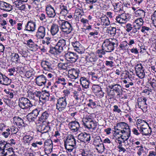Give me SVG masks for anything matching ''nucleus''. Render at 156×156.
I'll use <instances>...</instances> for the list:
<instances>
[{"label": "nucleus", "mask_w": 156, "mask_h": 156, "mask_svg": "<svg viewBox=\"0 0 156 156\" xmlns=\"http://www.w3.org/2000/svg\"><path fill=\"white\" fill-rule=\"evenodd\" d=\"M11 55L10 56V60L12 62L17 63L20 62V57L18 53L11 52Z\"/></svg>", "instance_id": "nucleus-34"}, {"label": "nucleus", "mask_w": 156, "mask_h": 156, "mask_svg": "<svg viewBox=\"0 0 156 156\" xmlns=\"http://www.w3.org/2000/svg\"><path fill=\"white\" fill-rule=\"evenodd\" d=\"M74 14L75 16L77 17L81 18L84 15L83 10L82 9L77 8L75 10Z\"/></svg>", "instance_id": "nucleus-57"}, {"label": "nucleus", "mask_w": 156, "mask_h": 156, "mask_svg": "<svg viewBox=\"0 0 156 156\" xmlns=\"http://www.w3.org/2000/svg\"><path fill=\"white\" fill-rule=\"evenodd\" d=\"M60 26L61 30L64 34H69L73 29L72 24L66 21L62 20Z\"/></svg>", "instance_id": "nucleus-7"}, {"label": "nucleus", "mask_w": 156, "mask_h": 156, "mask_svg": "<svg viewBox=\"0 0 156 156\" xmlns=\"http://www.w3.org/2000/svg\"><path fill=\"white\" fill-rule=\"evenodd\" d=\"M102 45V49H98L96 51V53L99 57L101 58L103 57V55H105V54L106 51H105Z\"/></svg>", "instance_id": "nucleus-59"}, {"label": "nucleus", "mask_w": 156, "mask_h": 156, "mask_svg": "<svg viewBox=\"0 0 156 156\" xmlns=\"http://www.w3.org/2000/svg\"><path fill=\"white\" fill-rule=\"evenodd\" d=\"M38 48V45L36 44L34 42L33 43V44L29 47V49L30 51H36L37 50Z\"/></svg>", "instance_id": "nucleus-64"}, {"label": "nucleus", "mask_w": 156, "mask_h": 156, "mask_svg": "<svg viewBox=\"0 0 156 156\" xmlns=\"http://www.w3.org/2000/svg\"><path fill=\"white\" fill-rule=\"evenodd\" d=\"M44 151L46 153H49L52 151L53 143L50 139L46 140L44 142Z\"/></svg>", "instance_id": "nucleus-19"}, {"label": "nucleus", "mask_w": 156, "mask_h": 156, "mask_svg": "<svg viewBox=\"0 0 156 156\" xmlns=\"http://www.w3.org/2000/svg\"><path fill=\"white\" fill-rule=\"evenodd\" d=\"M116 29L115 27L110 26L107 28V32L110 36H114L116 34Z\"/></svg>", "instance_id": "nucleus-42"}, {"label": "nucleus", "mask_w": 156, "mask_h": 156, "mask_svg": "<svg viewBox=\"0 0 156 156\" xmlns=\"http://www.w3.org/2000/svg\"><path fill=\"white\" fill-rule=\"evenodd\" d=\"M44 124H42L41 128V131L43 132L42 133H48L51 130L50 125L48 124L45 125Z\"/></svg>", "instance_id": "nucleus-47"}, {"label": "nucleus", "mask_w": 156, "mask_h": 156, "mask_svg": "<svg viewBox=\"0 0 156 156\" xmlns=\"http://www.w3.org/2000/svg\"><path fill=\"white\" fill-rule=\"evenodd\" d=\"M136 16L140 18H144L145 15V12L143 9H138L134 12Z\"/></svg>", "instance_id": "nucleus-46"}, {"label": "nucleus", "mask_w": 156, "mask_h": 156, "mask_svg": "<svg viewBox=\"0 0 156 156\" xmlns=\"http://www.w3.org/2000/svg\"><path fill=\"white\" fill-rule=\"evenodd\" d=\"M36 23L35 22L31 20H28L25 25L24 30L29 33L34 32L36 30Z\"/></svg>", "instance_id": "nucleus-9"}, {"label": "nucleus", "mask_w": 156, "mask_h": 156, "mask_svg": "<svg viewBox=\"0 0 156 156\" xmlns=\"http://www.w3.org/2000/svg\"><path fill=\"white\" fill-rule=\"evenodd\" d=\"M147 99L146 97L142 96L139 97L137 100L136 103V105L138 107L141 109L144 112H146L147 110V104L146 103Z\"/></svg>", "instance_id": "nucleus-8"}, {"label": "nucleus", "mask_w": 156, "mask_h": 156, "mask_svg": "<svg viewBox=\"0 0 156 156\" xmlns=\"http://www.w3.org/2000/svg\"><path fill=\"white\" fill-rule=\"evenodd\" d=\"M5 150L7 151L6 153V155H9L10 153H12V152H14L13 151V149L12 147L6 141L5 143Z\"/></svg>", "instance_id": "nucleus-48"}, {"label": "nucleus", "mask_w": 156, "mask_h": 156, "mask_svg": "<svg viewBox=\"0 0 156 156\" xmlns=\"http://www.w3.org/2000/svg\"><path fill=\"white\" fill-rule=\"evenodd\" d=\"M64 143L67 144L76 145V140L74 136L71 134L67 135L66 139L64 140Z\"/></svg>", "instance_id": "nucleus-27"}, {"label": "nucleus", "mask_w": 156, "mask_h": 156, "mask_svg": "<svg viewBox=\"0 0 156 156\" xmlns=\"http://www.w3.org/2000/svg\"><path fill=\"white\" fill-rule=\"evenodd\" d=\"M51 114L48 110H41V114L38 117L36 124H43L46 123L51 116Z\"/></svg>", "instance_id": "nucleus-5"}, {"label": "nucleus", "mask_w": 156, "mask_h": 156, "mask_svg": "<svg viewBox=\"0 0 156 156\" xmlns=\"http://www.w3.org/2000/svg\"><path fill=\"white\" fill-rule=\"evenodd\" d=\"M71 43L75 51L79 53H83L85 49L84 48L79 41L74 40Z\"/></svg>", "instance_id": "nucleus-17"}, {"label": "nucleus", "mask_w": 156, "mask_h": 156, "mask_svg": "<svg viewBox=\"0 0 156 156\" xmlns=\"http://www.w3.org/2000/svg\"><path fill=\"white\" fill-rule=\"evenodd\" d=\"M67 101L65 97L59 98L57 100L56 105V109L59 112H62L66 108Z\"/></svg>", "instance_id": "nucleus-6"}, {"label": "nucleus", "mask_w": 156, "mask_h": 156, "mask_svg": "<svg viewBox=\"0 0 156 156\" xmlns=\"http://www.w3.org/2000/svg\"><path fill=\"white\" fill-rule=\"evenodd\" d=\"M55 80V84H59L61 83L63 86L67 84V82H68V81L66 80L65 78L61 76L57 77Z\"/></svg>", "instance_id": "nucleus-36"}, {"label": "nucleus", "mask_w": 156, "mask_h": 156, "mask_svg": "<svg viewBox=\"0 0 156 156\" xmlns=\"http://www.w3.org/2000/svg\"><path fill=\"white\" fill-rule=\"evenodd\" d=\"M0 9L5 12H9L13 9L12 5L4 1H0Z\"/></svg>", "instance_id": "nucleus-21"}, {"label": "nucleus", "mask_w": 156, "mask_h": 156, "mask_svg": "<svg viewBox=\"0 0 156 156\" xmlns=\"http://www.w3.org/2000/svg\"><path fill=\"white\" fill-rule=\"evenodd\" d=\"M50 49L48 51V52L51 55L55 56H57L59 55L62 52L59 49L56 47L55 45V47L51 45L50 47Z\"/></svg>", "instance_id": "nucleus-29"}, {"label": "nucleus", "mask_w": 156, "mask_h": 156, "mask_svg": "<svg viewBox=\"0 0 156 156\" xmlns=\"http://www.w3.org/2000/svg\"><path fill=\"white\" fill-rule=\"evenodd\" d=\"M41 65L43 68H51V64L48 61H42L41 63Z\"/></svg>", "instance_id": "nucleus-54"}, {"label": "nucleus", "mask_w": 156, "mask_h": 156, "mask_svg": "<svg viewBox=\"0 0 156 156\" xmlns=\"http://www.w3.org/2000/svg\"><path fill=\"white\" fill-rule=\"evenodd\" d=\"M143 18H139L135 20L133 23H135L137 25L136 28H138V30L140 29V27L143 26L144 23Z\"/></svg>", "instance_id": "nucleus-50"}, {"label": "nucleus", "mask_w": 156, "mask_h": 156, "mask_svg": "<svg viewBox=\"0 0 156 156\" xmlns=\"http://www.w3.org/2000/svg\"><path fill=\"white\" fill-rule=\"evenodd\" d=\"M34 72L33 69H31L27 71L25 73V76L28 78H30L34 75Z\"/></svg>", "instance_id": "nucleus-63"}, {"label": "nucleus", "mask_w": 156, "mask_h": 156, "mask_svg": "<svg viewBox=\"0 0 156 156\" xmlns=\"http://www.w3.org/2000/svg\"><path fill=\"white\" fill-rule=\"evenodd\" d=\"M134 73L131 70H130V73L128 71H125L122 74V76L123 77L124 79L128 78L131 81L134 80Z\"/></svg>", "instance_id": "nucleus-32"}, {"label": "nucleus", "mask_w": 156, "mask_h": 156, "mask_svg": "<svg viewBox=\"0 0 156 156\" xmlns=\"http://www.w3.org/2000/svg\"><path fill=\"white\" fill-rule=\"evenodd\" d=\"M80 71L78 69V70H76L75 69H70L68 70V73L73 76H75L76 77L78 78L79 76Z\"/></svg>", "instance_id": "nucleus-55"}, {"label": "nucleus", "mask_w": 156, "mask_h": 156, "mask_svg": "<svg viewBox=\"0 0 156 156\" xmlns=\"http://www.w3.org/2000/svg\"><path fill=\"white\" fill-rule=\"evenodd\" d=\"M5 131L2 132L1 135L5 138H7L11 134L10 128L8 127L7 128H6Z\"/></svg>", "instance_id": "nucleus-61"}, {"label": "nucleus", "mask_w": 156, "mask_h": 156, "mask_svg": "<svg viewBox=\"0 0 156 156\" xmlns=\"http://www.w3.org/2000/svg\"><path fill=\"white\" fill-rule=\"evenodd\" d=\"M102 143H103V141L99 136H96L94 138L93 144L94 146H97Z\"/></svg>", "instance_id": "nucleus-53"}, {"label": "nucleus", "mask_w": 156, "mask_h": 156, "mask_svg": "<svg viewBox=\"0 0 156 156\" xmlns=\"http://www.w3.org/2000/svg\"><path fill=\"white\" fill-rule=\"evenodd\" d=\"M124 28L127 32H131L132 34H136L138 31V28H136V26L133 25L130 23L126 24L124 27Z\"/></svg>", "instance_id": "nucleus-22"}, {"label": "nucleus", "mask_w": 156, "mask_h": 156, "mask_svg": "<svg viewBox=\"0 0 156 156\" xmlns=\"http://www.w3.org/2000/svg\"><path fill=\"white\" fill-rule=\"evenodd\" d=\"M78 139L81 142H83L87 144L89 143L91 139V135L86 133H81L78 136Z\"/></svg>", "instance_id": "nucleus-16"}, {"label": "nucleus", "mask_w": 156, "mask_h": 156, "mask_svg": "<svg viewBox=\"0 0 156 156\" xmlns=\"http://www.w3.org/2000/svg\"><path fill=\"white\" fill-rule=\"evenodd\" d=\"M119 44L118 41L114 38L105 39L102 44L103 48L106 52H111L115 48L117 47Z\"/></svg>", "instance_id": "nucleus-2"}, {"label": "nucleus", "mask_w": 156, "mask_h": 156, "mask_svg": "<svg viewBox=\"0 0 156 156\" xmlns=\"http://www.w3.org/2000/svg\"><path fill=\"white\" fill-rule=\"evenodd\" d=\"M109 88L107 91L108 98L110 99H120L122 94V87L118 84H112L108 86Z\"/></svg>", "instance_id": "nucleus-1"}, {"label": "nucleus", "mask_w": 156, "mask_h": 156, "mask_svg": "<svg viewBox=\"0 0 156 156\" xmlns=\"http://www.w3.org/2000/svg\"><path fill=\"white\" fill-rule=\"evenodd\" d=\"M45 11L47 17L49 18H55L56 16L54 8L50 4L45 6Z\"/></svg>", "instance_id": "nucleus-12"}, {"label": "nucleus", "mask_w": 156, "mask_h": 156, "mask_svg": "<svg viewBox=\"0 0 156 156\" xmlns=\"http://www.w3.org/2000/svg\"><path fill=\"white\" fill-rule=\"evenodd\" d=\"M148 121L147 120H144L141 119H138L137 120L136 125L140 126H143L144 125V124H146L147 126H149V125L147 123Z\"/></svg>", "instance_id": "nucleus-51"}, {"label": "nucleus", "mask_w": 156, "mask_h": 156, "mask_svg": "<svg viewBox=\"0 0 156 156\" xmlns=\"http://www.w3.org/2000/svg\"><path fill=\"white\" fill-rule=\"evenodd\" d=\"M18 105L20 108L28 111H30L31 108L33 106L28 98L23 97L19 98Z\"/></svg>", "instance_id": "nucleus-4"}, {"label": "nucleus", "mask_w": 156, "mask_h": 156, "mask_svg": "<svg viewBox=\"0 0 156 156\" xmlns=\"http://www.w3.org/2000/svg\"><path fill=\"white\" fill-rule=\"evenodd\" d=\"M129 48L128 43L126 41H122L119 45V50L124 52L126 51Z\"/></svg>", "instance_id": "nucleus-37"}, {"label": "nucleus", "mask_w": 156, "mask_h": 156, "mask_svg": "<svg viewBox=\"0 0 156 156\" xmlns=\"http://www.w3.org/2000/svg\"><path fill=\"white\" fill-rule=\"evenodd\" d=\"M33 136H31L29 135H25L23 138V141L24 144H29L33 139Z\"/></svg>", "instance_id": "nucleus-44"}, {"label": "nucleus", "mask_w": 156, "mask_h": 156, "mask_svg": "<svg viewBox=\"0 0 156 156\" xmlns=\"http://www.w3.org/2000/svg\"><path fill=\"white\" fill-rule=\"evenodd\" d=\"M11 81V79L9 78L0 72V83L1 84L8 86L10 84Z\"/></svg>", "instance_id": "nucleus-23"}, {"label": "nucleus", "mask_w": 156, "mask_h": 156, "mask_svg": "<svg viewBox=\"0 0 156 156\" xmlns=\"http://www.w3.org/2000/svg\"><path fill=\"white\" fill-rule=\"evenodd\" d=\"M111 2L113 7V10L114 12H120L123 11V5L121 2L117 1L116 0H112L111 1Z\"/></svg>", "instance_id": "nucleus-11"}, {"label": "nucleus", "mask_w": 156, "mask_h": 156, "mask_svg": "<svg viewBox=\"0 0 156 156\" xmlns=\"http://www.w3.org/2000/svg\"><path fill=\"white\" fill-rule=\"evenodd\" d=\"M13 123L16 125L19 128L24 126V123L23 119L19 116H14L13 118Z\"/></svg>", "instance_id": "nucleus-28"}, {"label": "nucleus", "mask_w": 156, "mask_h": 156, "mask_svg": "<svg viewBox=\"0 0 156 156\" xmlns=\"http://www.w3.org/2000/svg\"><path fill=\"white\" fill-rule=\"evenodd\" d=\"M27 119L28 121L30 122H35V121L37 119V118L34 116L30 113H28L26 116Z\"/></svg>", "instance_id": "nucleus-49"}, {"label": "nucleus", "mask_w": 156, "mask_h": 156, "mask_svg": "<svg viewBox=\"0 0 156 156\" xmlns=\"http://www.w3.org/2000/svg\"><path fill=\"white\" fill-rule=\"evenodd\" d=\"M49 96V91L46 90L42 91H41L40 99L39 101V103H41L42 105L46 104L47 101L48 100Z\"/></svg>", "instance_id": "nucleus-15"}, {"label": "nucleus", "mask_w": 156, "mask_h": 156, "mask_svg": "<svg viewBox=\"0 0 156 156\" xmlns=\"http://www.w3.org/2000/svg\"><path fill=\"white\" fill-rule=\"evenodd\" d=\"M68 126L69 129L73 132H76L78 131L80 127L79 122L76 120L69 122Z\"/></svg>", "instance_id": "nucleus-20"}, {"label": "nucleus", "mask_w": 156, "mask_h": 156, "mask_svg": "<svg viewBox=\"0 0 156 156\" xmlns=\"http://www.w3.org/2000/svg\"><path fill=\"white\" fill-rule=\"evenodd\" d=\"M64 146L66 150L67 153L72 152L74 149V146L76 145L71 144H67L66 143H64Z\"/></svg>", "instance_id": "nucleus-52"}, {"label": "nucleus", "mask_w": 156, "mask_h": 156, "mask_svg": "<svg viewBox=\"0 0 156 156\" xmlns=\"http://www.w3.org/2000/svg\"><path fill=\"white\" fill-rule=\"evenodd\" d=\"M46 33V28L43 25H40L38 27L35 35L36 37L40 40L43 39Z\"/></svg>", "instance_id": "nucleus-10"}, {"label": "nucleus", "mask_w": 156, "mask_h": 156, "mask_svg": "<svg viewBox=\"0 0 156 156\" xmlns=\"http://www.w3.org/2000/svg\"><path fill=\"white\" fill-rule=\"evenodd\" d=\"M56 47L62 52L66 47V40L63 38L60 39L55 45Z\"/></svg>", "instance_id": "nucleus-26"}, {"label": "nucleus", "mask_w": 156, "mask_h": 156, "mask_svg": "<svg viewBox=\"0 0 156 156\" xmlns=\"http://www.w3.org/2000/svg\"><path fill=\"white\" fill-rule=\"evenodd\" d=\"M114 129L115 130L113 131V135L116 138V139H118V138L121 139V136H120L122 135L121 132L122 130L116 128L115 126H114Z\"/></svg>", "instance_id": "nucleus-40"}, {"label": "nucleus", "mask_w": 156, "mask_h": 156, "mask_svg": "<svg viewBox=\"0 0 156 156\" xmlns=\"http://www.w3.org/2000/svg\"><path fill=\"white\" fill-rule=\"evenodd\" d=\"M148 128H143L142 130L141 134L145 136H150L151 135H153L154 134H153L151 128L149 126H147Z\"/></svg>", "instance_id": "nucleus-38"}, {"label": "nucleus", "mask_w": 156, "mask_h": 156, "mask_svg": "<svg viewBox=\"0 0 156 156\" xmlns=\"http://www.w3.org/2000/svg\"><path fill=\"white\" fill-rule=\"evenodd\" d=\"M60 9V13L63 16H65L68 13L67 7L63 5H61L59 6Z\"/></svg>", "instance_id": "nucleus-43"}, {"label": "nucleus", "mask_w": 156, "mask_h": 156, "mask_svg": "<svg viewBox=\"0 0 156 156\" xmlns=\"http://www.w3.org/2000/svg\"><path fill=\"white\" fill-rule=\"evenodd\" d=\"M128 15L125 13L118 15L115 17V22L120 24L126 23L128 20Z\"/></svg>", "instance_id": "nucleus-13"}, {"label": "nucleus", "mask_w": 156, "mask_h": 156, "mask_svg": "<svg viewBox=\"0 0 156 156\" xmlns=\"http://www.w3.org/2000/svg\"><path fill=\"white\" fill-rule=\"evenodd\" d=\"M89 154L88 151L84 149H80L79 150V154L82 156H88Z\"/></svg>", "instance_id": "nucleus-62"}, {"label": "nucleus", "mask_w": 156, "mask_h": 156, "mask_svg": "<svg viewBox=\"0 0 156 156\" xmlns=\"http://www.w3.org/2000/svg\"><path fill=\"white\" fill-rule=\"evenodd\" d=\"M121 139L123 141V142L124 143L125 141L127 140L129 138L131 134L130 129L127 130H122Z\"/></svg>", "instance_id": "nucleus-25"}, {"label": "nucleus", "mask_w": 156, "mask_h": 156, "mask_svg": "<svg viewBox=\"0 0 156 156\" xmlns=\"http://www.w3.org/2000/svg\"><path fill=\"white\" fill-rule=\"evenodd\" d=\"M116 128L121 130H127L130 129L128 124L124 122H120L116 124Z\"/></svg>", "instance_id": "nucleus-35"}, {"label": "nucleus", "mask_w": 156, "mask_h": 156, "mask_svg": "<svg viewBox=\"0 0 156 156\" xmlns=\"http://www.w3.org/2000/svg\"><path fill=\"white\" fill-rule=\"evenodd\" d=\"M136 75L140 79L144 77L145 73L144 69H134Z\"/></svg>", "instance_id": "nucleus-45"}, {"label": "nucleus", "mask_w": 156, "mask_h": 156, "mask_svg": "<svg viewBox=\"0 0 156 156\" xmlns=\"http://www.w3.org/2000/svg\"><path fill=\"white\" fill-rule=\"evenodd\" d=\"M149 82L151 86L150 92H152L153 90L156 88V80L154 78H153L151 79Z\"/></svg>", "instance_id": "nucleus-56"}, {"label": "nucleus", "mask_w": 156, "mask_h": 156, "mask_svg": "<svg viewBox=\"0 0 156 156\" xmlns=\"http://www.w3.org/2000/svg\"><path fill=\"white\" fill-rule=\"evenodd\" d=\"M64 56L65 59L71 63L75 62L78 58V56L76 53L70 52L65 54Z\"/></svg>", "instance_id": "nucleus-14"}, {"label": "nucleus", "mask_w": 156, "mask_h": 156, "mask_svg": "<svg viewBox=\"0 0 156 156\" xmlns=\"http://www.w3.org/2000/svg\"><path fill=\"white\" fill-rule=\"evenodd\" d=\"M80 81L83 90L84 91L85 89L89 88L90 82L88 79L85 77H81Z\"/></svg>", "instance_id": "nucleus-24"}, {"label": "nucleus", "mask_w": 156, "mask_h": 156, "mask_svg": "<svg viewBox=\"0 0 156 156\" xmlns=\"http://www.w3.org/2000/svg\"><path fill=\"white\" fill-rule=\"evenodd\" d=\"M95 147H96V149L97 151L98 152L101 153L104 151L105 147L103 143L98 145Z\"/></svg>", "instance_id": "nucleus-58"}, {"label": "nucleus", "mask_w": 156, "mask_h": 156, "mask_svg": "<svg viewBox=\"0 0 156 156\" xmlns=\"http://www.w3.org/2000/svg\"><path fill=\"white\" fill-rule=\"evenodd\" d=\"M37 17L39 21L42 22H45L47 21V17H48L46 14L43 12L38 13L37 15Z\"/></svg>", "instance_id": "nucleus-41"}, {"label": "nucleus", "mask_w": 156, "mask_h": 156, "mask_svg": "<svg viewBox=\"0 0 156 156\" xmlns=\"http://www.w3.org/2000/svg\"><path fill=\"white\" fill-rule=\"evenodd\" d=\"M101 19V24L103 27L108 26L110 24V21L107 17H102Z\"/></svg>", "instance_id": "nucleus-39"}, {"label": "nucleus", "mask_w": 156, "mask_h": 156, "mask_svg": "<svg viewBox=\"0 0 156 156\" xmlns=\"http://www.w3.org/2000/svg\"><path fill=\"white\" fill-rule=\"evenodd\" d=\"M41 112V110L40 108H37L33 109L30 113L32 114L34 116L37 118H38V116Z\"/></svg>", "instance_id": "nucleus-60"}, {"label": "nucleus", "mask_w": 156, "mask_h": 156, "mask_svg": "<svg viewBox=\"0 0 156 156\" xmlns=\"http://www.w3.org/2000/svg\"><path fill=\"white\" fill-rule=\"evenodd\" d=\"M15 2L16 6L18 10L25 12L27 11V9L26 8L25 3L19 1H16Z\"/></svg>", "instance_id": "nucleus-33"}, {"label": "nucleus", "mask_w": 156, "mask_h": 156, "mask_svg": "<svg viewBox=\"0 0 156 156\" xmlns=\"http://www.w3.org/2000/svg\"><path fill=\"white\" fill-rule=\"evenodd\" d=\"M83 124L85 128L88 129H92L95 130L97 126V123L95 121H94L93 118L91 115H87L83 120Z\"/></svg>", "instance_id": "nucleus-3"}, {"label": "nucleus", "mask_w": 156, "mask_h": 156, "mask_svg": "<svg viewBox=\"0 0 156 156\" xmlns=\"http://www.w3.org/2000/svg\"><path fill=\"white\" fill-rule=\"evenodd\" d=\"M35 80L36 83L39 86L45 85L47 82L46 77L43 74L37 76Z\"/></svg>", "instance_id": "nucleus-18"}, {"label": "nucleus", "mask_w": 156, "mask_h": 156, "mask_svg": "<svg viewBox=\"0 0 156 156\" xmlns=\"http://www.w3.org/2000/svg\"><path fill=\"white\" fill-rule=\"evenodd\" d=\"M87 105L92 109L95 108L97 106V102L96 99L94 98H88L87 99Z\"/></svg>", "instance_id": "nucleus-30"}, {"label": "nucleus", "mask_w": 156, "mask_h": 156, "mask_svg": "<svg viewBox=\"0 0 156 156\" xmlns=\"http://www.w3.org/2000/svg\"><path fill=\"white\" fill-rule=\"evenodd\" d=\"M59 31V27L57 24L53 23L51 25L50 31L51 35H55L58 33Z\"/></svg>", "instance_id": "nucleus-31"}]
</instances>
